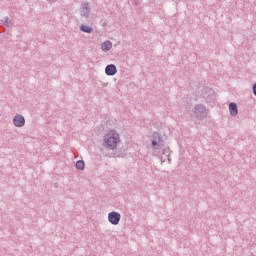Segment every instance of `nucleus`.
<instances>
[{"instance_id": "nucleus-10", "label": "nucleus", "mask_w": 256, "mask_h": 256, "mask_svg": "<svg viewBox=\"0 0 256 256\" xmlns=\"http://www.w3.org/2000/svg\"><path fill=\"white\" fill-rule=\"evenodd\" d=\"M113 48V43H111V41L106 40L102 43V51H111V49Z\"/></svg>"}, {"instance_id": "nucleus-15", "label": "nucleus", "mask_w": 256, "mask_h": 256, "mask_svg": "<svg viewBox=\"0 0 256 256\" xmlns=\"http://www.w3.org/2000/svg\"><path fill=\"white\" fill-rule=\"evenodd\" d=\"M102 27H107V22H103Z\"/></svg>"}, {"instance_id": "nucleus-5", "label": "nucleus", "mask_w": 256, "mask_h": 256, "mask_svg": "<svg viewBox=\"0 0 256 256\" xmlns=\"http://www.w3.org/2000/svg\"><path fill=\"white\" fill-rule=\"evenodd\" d=\"M13 123L15 127H25V117L21 114H17L13 118Z\"/></svg>"}, {"instance_id": "nucleus-6", "label": "nucleus", "mask_w": 256, "mask_h": 256, "mask_svg": "<svg viewBox=\"0 0 256 256\" xmlns=\"http://www.w3.org/2000/svg\"><path fill=\"white\" fill-rule=\"evenodd\" d=\"M80 15L81 17H85V19H88L89 15H91V8H89V3L86 2L82 5Z\"/></svg>"}, {"instance_id": "nucleus-1", "label": "nucleus", "mask_w": 256, "mask_h": 256, "mask_svg": "<svg viewBox=\"0 0 256 256\" xmlns=\"http://www.w3.org/2000/svg\"><path fill=\"white\" fill-rule=\"evenodd\" d=\"M117 143H119V134L116 132H110L104 136L103 146L110 151L117 149Z\"/></svg>"}, {"instance_id": "nucleus-8", "label": "nucleus", "mask_w": 256, "mask_h": 256, "mask_svg": "<svg viewBox=\"0 0 256 256\" xmlns=\"http://www.w3.org/2000/svg\"><path fill=\"white\" fill-rule=\"evenodd\" d=\"M229 112L231 117H237V115H239V109L237 108V103L232 102L229 104Z\"/></svg>"}, {"instance_id": "nucleus-14", "label": "nucleus", "mask_w": 256, "mask_h": 256, "mask_svg": "<svg viewBox=\"0 0 256 256\" xmlns=\"http://www.w3.org/2000/svg\"><path fill=\"white\" fill-rule=\"evenodd\" d=\"M163 155H167V157H169V148L164 149Z\"/></svg>"}, {"instance_id": "nucleus-11", "label": "nucleus", "mask_w": 256, "mask_h": 256, "mask_svg": "<svg viewBox=\"0 0 256 256\" xmlns=\"http://www.w3.org/2000/svg\"><path fill=\"white\" fill-rule=\"evenodd\" d=\"M80 31H82L83 33H93V28H91L85 24H82L80 26Z\"/></svg>"}, {"instance_id": "nucleus-2", "label": "nucleus", "mask_w": 256, "mask_h": 256, "mask_svg": "<svg viewBox=\"0 0 256 256\" xmlns=\"http://www.w3.org/2000/svg\"><path fill=\"white\" fill-rule=\"evenodd\" d=\"M193 117L196 121H203L207 119L209 115V109H207L206 105L203 104H195L192 109Z\"/></svg>"}, {"instance_id": "nucleus-9", "label": "nucleus", "mask_w": 256, "mask_h": 256, "mask_svg": "<svg viewBox=\"0 0 256 256\" xmlns=\"http://www.w3.org/2000/svg\"><path fill=\"white\" fill-rule=\"evenodd\" d=\"M206 103H211L215 101V92L211 89L208 90V96H204Z\"/></svg>"}, {"instance_id": "nucleus-13", "label": "nucleus", "mask_w": 256, "mask_h": 256, "mask_svg": "<svg viewBox=\"0 0 256 256\" xmlns=\"http://www.w3.org/2000/svg\"><path fill=\"white\" fill-rule=\"evenodd\" d=\"M4 25L6 27H11V20H9V17L4 18Z\"/></svg>"}, {"instance_id": "nucleus-3", "label": "nucleus", "mask_w": 256, "mask_h": 256, "mask_svg": "<svg viewBox=\"0 0 256 256\" xmlns=\"http://www.w3.org/2000/svg\"><path fill=\"white\" fill-rule=\"evenodd\" d=\"M152 137H153V140L151 142L152 149H159L160 147H163L165 145V141L163 140V137H161L158 132H154Z\"/></svg>"}, {"instance_id": "nucleus-4", "label": "nucleus", "mask_w": 256, "mask_h": 256, "mask_svg": "<svg viewBox=\"0 0 256 256\" xmlns=\"http://www.w3.org/2000/svg\"><path fill=\"white\" fill-rule=\"evenodd\" d=\"M108 221L111 225H118L121 221V214L115 211L110 212L108 214Z\"/></svg>"}, {"instance_id": "nucleus-12", "label": "nucleus", "mask_w": 256, "mask_h": 256, "mask_svg": "<svg viewBox=\"0 0 256 256\" xmlns=\"http://www.w3.org/2000/svg\"><path fill=\"white\" fill-rule=\"evenodd\" d=\"M76 169H77L78 171H83V170L85 169V161H83V160H78V161L76 162Z\"/></svg>"}, {"instance_id": "nucleus-7", "label": "nucleus", "mask_w": 256, "mask_h": 256, "mask_svg": "<svg viewBox=\"0 0 256 256\" xmlns=\"http://www.w3.org/2000/svg\"><path fill=\"white\" fill-rule=\"evenodd\" d=\"M105 73L109 77H113V75H117V66L115 64H109L105 68Z\"/></svg>"}]
</instances>
